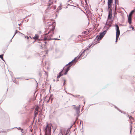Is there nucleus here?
Wrapping results in <instances>:
<instances>
[{"mask_svg":"<svg viewBox=\"0 0 135 135\" xmlns=\"http://www.w3.org/2000/svg\"><path fill=\"white\" fill-rule=\"evenodd\" d=\"M56 6L54 5H53V6L51 7V8H52L54 9H56Z\"/></svg>","mask_w":135,"mask_h":135,"instance_id":"nucleus-27","label":"nucleus"},{"mask_svg":"<svg viewBox=\"0 0 135 135\" xmlns=\"http://www.w3.org/2000/svg\"><path fill=\"white\" fill-rule=\"evenodd\" d=\"M53 95L52 94H51L50 96V97L49 98H50H50L52 97Z\"/></svg>","mask_w":135,"mask_h":135,"instance_id":"nucleus-42","label":"nucleus"},{"mask_svg":"<svg viewBox=\"0 0 135 135\" xmlns=\"http://www.w3.org/2000/svg\"><path fill=\"white\" fill-rule=\"evenodd\" d=\"M70 131V128H69L67 130L66 133L65 134V135H68L69 133V132Z\"/></svg>","mask_w":135,"mask_h":135,"instance_id":"nucleus-22","label":"nucleus"},{"mask_svg":"<svg viewBox=\"0 0 135 135\" xmlns=\"http://www.w3.org/2000/svg\"><path fill=\"white\" fill-rule=\"evenodd\" d=\"M78 56H77L76 57H75L74 59H73V60H72L71 61L69 62L68 63V64H66L65 66H64V67L65 68L66 66H67L68 65H71L72 63L75 62L76 61V62L75 63V64L76 63V62L78 61V60L77 59H76V58H78Z\"/></svg>","mask_w":135,"mask_h":135,"instance_id":"nucleus-5","label":"nucleus"},{"mask_svg":"<svg viewBox=\"0 0 135 135\" xmlns=\"http://www.w3.org/2000/svg\"><path fill=\"white\" fill-rule=\"evenodd\" d=\"M86 31H84V34H85L86 33Z\"/></svg>","mask_w":135,"mask_h":135,"instance_id":"nucleus-58","label":"nucleus"},{"mask_svg":"<svg viewBox=\"0 0 135 135\" xmlns=\"http://www.w3.org/2000/svg\"><path fill=\"white\" fill-rule=\"evenodd\" d=\"M38 113L37 112L36 113H34V114L35 115V117L38 114Z\"/></svg>","mask_w":135,"mask_h":135,"instance_id":"nucleus-35","label":"nucleus"},{"mask_svg":"<svg viewBox=\"0 0 135 135\" xmlns=\"http://www.w3.org/2000/svg\"><path fill=\"white\" fill-rule=\"evenodd\" d=\"M45 72L46 73V75H47V73H46L45 71Z\"/></svg>","mask_w":135,"mask_h":135,"instance_id":"nucleus-54","label":"nucleus"},{"mask_svg":"<svg viewBox=\"0 0 135 135\" xmlns=\"http://www.w3.org/2000/svg\"><path fill=\"white\" fill-rule=\"evenodd\" d=\"M102 38L101 37H100L98 35H97L95 38V39L94 41H95L97 40V41H98L99 40H100Z\"/></svg>","mask_w":135,"mask_h":135,"instance_id":"nucleus-13","label":"nucleus"},{"mask_svg":"<svg viewBox=\"0 0 135 135\" xmlns=\"http://www.w3.org/2000/svg\"><path fill=\"white\" fill-rule=\"evenodd\" d=\"M9 73L10 74V75L11 76V78H12L13 77V74L12 73L11 71H9Z\"/></svg>","mask_w":135,"mask_h":135,"instance_id":"nucleus-26","label":"nucleus"},{"mask_svg":"<svg viewBox=\"0 0 135 135\" xmlns=\"http://www.w3.org/2000/svg\"><path fill=\"white\" fill-rule=\"evenodd\" d=\"M115 0V10L116 9V4L117 3V4L118 5V0Z\"/></svg>","mask_w":135,"mask_h":135,"instance_id":"nucleus-21","label":"nucleus"},{"mask_svg":"<svg viewBox=\"0 0 135 135\" xmlns=\"http://www.w3.org/2000/svg\"><path fill=\"white\" fill-rule=\"evenodd\" d=\"M15 128H17L18 130H23V129H22L20 127H19L18 128L16 127Z\"/></svg>","mask_w":135,"mask_h":135,"instance_id":"nucleus-30","label":"nucleus"},{"mask_svg":"<svg viewBox=\"0 0 135 135\" xmlns=\"http://www.w3.org/2000/svg\"><path fill=\"white\" fill-rule=\"evenodd\" d=\"M74 108L76 110V114H79L80 113V106L79 105L77 107L75 106Z\"/></svg>","mask_w":135,"mask_h":135,"instance_id":"nucleus-7","label":"nucleus"},{"mask_svg":"<svg viewBox=\"0 0 135 135\" xmlns=\"http://www.w3.org/2000/svg\"><path fill=\"white\" fill-rule=\"evenodd\" d=\"M23 130H21V132L22 133V135L23 134L24 132L23 131H22Z\"/></svg>","mask_w":135,"mask_h":135,"instance_id":"nucleus-39","label":"nucleus"},{"mask_svg":"<svg viewBox=\"0 0 135 135\" xmlns=\"http://www.w3.org/2000/svg\"><path fill=\"white\" fill-rule=\"evenodd\" d=\"M114 107L115 108H116L117 110H118V111H119V112H120L121 113H122V111H121L120 110V109H119L116 106L114 105Z\"/></svg>","mask_w":135,"mask_h":135,"instance_id":"nucleus-20","label":"nucleus"},{"mask_svg":"<svg viewBox=\"0 0 135 135\" xmlns=\"http://www.w3.org/2000/svg\"><path fill=\"white\" fill-rule=\"evenodd\" d=\"M94 43H95V42H94V41H93L90 45H89L88 46V47L86 49H88V50H89L90 47H91L92 45H93V44H94Z\"/></svg>","mask_w":135,"mask_h":135,"instance_id":"nucleus-19","label":"nucleus"},{"mask_svg":"<svg viewBox=\"0 0 135 135\" xmlns=\"http://www.w3.org/2000/svg\"><path fill=\"white\" fill-rule=\"evenodd\" d=\"M62 80L64 81L63 84L64 85L66 84V80L64 78H63Z\"/></svg>","mask_w":135,"mask_h":135,"instance_id":"nucleus-28","label":"nucleus"},{"mask_svg":"<svg viewBox=\"0 0 135 135\" xmlns=\"http://www.w3.org/2000/svg\"><path fill=\"white\" fill-rule=\"evenodd\" d=\"M25 38H27V39H29V37H28L27 36H26L25 37Z\"/></svg>","mask_w":135,"mask_h":135,"instance_id":"nucleus-43","label":"nucleus"},{"mask_svg":"<svg viewBox=\"0 0 135 135\" xmlns=\"http://www.w3.org/2000/svg\"><path fill=\"white\" fill-rule=\"evenodd\" d=\"M53 3L51 2L50 3H49L48 4V6H50L51 4H52Z\"/></svg>","mask_w":135,"mask_h":135,"instance_id":"nucleus-32","label":"nucleus"},{"mask_svg":"<svg viewBox=\"0 0 135 135\" xmlns=\"http://www.w3.org/2000/svg\"><path fill=\"white\" fill-rule=\"evenodd\" d=\"M31 79V78H28V79H25L26 80H28Z\"/></svg>","mask_w":135,"mask_h":135,"instance_id":"nucleus-50","label":"nucleus"},{"mask_svg":"<svg viewBox=\"0 0 135 135\" xmlns=\"http://www.w3.org/2000/svg\"><path fill=\"white\" fill-rule=\"evenodd\" d=\"M108 11V19H110L112 16V9H110Z\"/></svg>","mask_w":135,"mask_h":135,"instance_id":"nucleus-8","label":"nucleus"},{"mask_svg":"<svg viewBox=\"0 0 135 135\" xmlns=\"http://www.w3.org/2000/svg\"><path fill=\"white\" fill-rule=\"evenodd\" d=\"M50 100V98H49V100H48L47 101V103H49V100Z\"/></svg>","mask_w":135,"mask_h":135,"instance_id":"nucleus-40","label":"nucleus"},{"mask_svg":"<svg viewBox=\"0 0 135 135\" xmlns=\"http://www.w3.org/2000/svg\"><path fill=\"white\" fill-rule=\"evenodd\" d=\"M107 27L106 26H104V27L103 28V29L106 28V30H106L107 32V30L109 29V28L111 27V24H110V25H109Z\"/></svg>","mask_w":135,"mask_h":135,"instance_id":"nucleus-16","label":"nucleus"},{"mask_svg":"<svg viewBox=\"0 0 135 135\" xmlns=\"http://www.w3.org/2000/svg\"><path fill=\"white\" fill-rule=\"evenodd\" d=\"M81 35H79V36H78V38H79V37H81Z\"/></svg>","mask_w":135,"mask_h":135,"instance_id":"nucleus-47","label":"nucleus"},{"mask_svg":"<svg viewBox=\"0 0 135 135\" xmlns=\"http://www.w3.org/2000/svg\"><path fill=\"white\" fill-rule=\"evenodd\" d=\"M51 7H50V6H48L46 10L48 9H51Z\"/></svg>","mask_w":135,"mask_h":135,"instance_id":"nucleus-33","label":"nucleus"},{"mask_svg":"<svg viewBox=\"0 0 135 135\" xmlns=\"http://www.w3.org/2000/svg\"><path fill=\"white\" fill-rule=\"evenodd\" d=\"M130 118H131L132 119H133V120L134 119V118H133L131 116H130Z\"/></svg>","mask_w":135,"mask_h":135,"instance_id":"nucleus-36","label":"nucleus"},{"mask_svg":"<svg viewBox=\"0 0 135 135\" xmlns=\"http://www.w3.org/2000/svg\"><path fill=\"white\" fill-rule=\"evenodd\" d=\"M113 0H108L107 5L108 9H111V7L112 5Z\"/></svg>","mask_w":135,"mask_h":135,"instance_id":"nucleus-6","label":"nucleus"},{"mask_svg":"<svg viewBox=\"0 0 135 135\" xmlns=\"http://www.w3.org/2000/svg\"><path fill=\"white\" fill-rule=\"evenodd\" d=\"M20 78H17V79H20Z\"/></svg>","mask_w":135,"mask_h":135,"instance_id":"nucleus-64","label":"nucleus"},{"mask_svg":"<svg viewBox=\"0 0 135 135\" xmlns=\"http://www.w3.org/2000/svg\"><path fill=\"white\" fill-rule=\"evenodd\" d=\"M45 32H46V31H47V30H46V29H45Z\"/></svg>","mask_w":135,"mask_h":135,"instance_id":"nucleus-62","label":"nucleus"},{"mask_svg":"<svg viewBox=\"0 0 135 135\" xmlns=\"http://www.w3.org/2000/svg\"><path fill=\"white\" fill-rule=\"evenodd\" d=\"M128 22L129 25L132 23V18L131 17L128 16Z\"/></svg>","mask_w":135,"mask_h":135,"instance_id":"nucleus-12","label":"nucleus"},{"mask_svg":"<svg viewBox=\"0 0 135 135\" xmlns=\"http://www.w3.org/2000/svg\"><path fill=\"white\" fill-rule=\"evenodd\" d=\"M106 33V30H104L102 32H100L99 33V36L103 38Z\"/></svg>","mask_w":135,"mask_h":135,"instance_id":"nucleus-11","label":"nucleus"},{"mask_svg":"<svg viewBox=\"0 0 135 135\" xmlns=\"http://www.w3.org/2000/svg\"><path fill=\"white\" fill-rule=\"evenodd\" d=\"M135 12V9L132 10L129 13L128 16L131 17V15H132Z\"/></svg>","mask_w":135,"mask_h":135,"instance_id":"nucleus-14","label":"nucleus"},{"mask_svg":"<svg viewBox=\"0 0 135 135\" xmlns=\"http://www.w3.org/2000/svg\"><path fill=\"white\" fill-rule=\"evenodd\" d=\"M71 0H69L68 1V2H69L70 1H71Z\"/></svg>","mask_w":135,"mask_h":135,"instance_id":"nucleus-61","label":"nucleus"},{"mask_svg":"<svg viewBox=\"0 0 135 135\" xmlns=\"http://www.w3.org/2000/svg\"><path fill=\"white\" fill-rule=\"evenodd\" d=\"M68 94H69V95H72V94H70V93H68Z\"/></svg>","mask_w":135,"mask_h":135,"instance_id":"nucleus-51","label":"nucleus"},{"mask_svg":"<svg viewBox=\"0 0 135 135\" xmlns=\"http://www.w3.org/2000/svg\"><path fill=\"white\" fill-rule=\"evenodd\" d=\"M80 116V114H77V115H76V120H78V117Z\"/></svg>","mask_w":135,"mask_h":135,"instance_id":"nucleus-29","label":"nucleus"},{"mask_svg":"<svg viewBox=\"0 0 135 135\" xmlns=\"http://www.w3.org/2000/svg\"><path fill=\"white\" fill-rule=\"evenodd\" d=\"M126 116L129 118V119L130 118V116L128 115H127Z\"/></svg>","mask_w":135,"mask_h":135,"instance_id":"nucleus-45","label":"nucleus"},{"mask_svg":"<svg viewBox=\"0 0 135 135\" xmlns=\"http://www.w3.org/2000/svg\"><path fill=\"white\" fill-rule=\"evenodd\" d=\"M85 104V101H84V105Z\"/></svg>","mask_w":135,"mask_h":135,"instance_id":"nucleus-59","label":"nucleus"},{"mask_svg":"<svg viewBox=\"0 0 135 135\" xmlns=\"http://www.w3.org/2000/svg\"><path fill=\"white\" fill-rule=\"evenodd\" d=\"M52 125L51 124H49L47 122L46 123V125L45 127L44 128V131L46 135H51V129Z\"/></svg>","mask_w":135,"mask_h":135,"instance_id":"nucleus-2","label":"nucleus"},{"mask_svg":"<svg viewBox=\"0 0 135 135\" xmlns=\"http://www.w3.org/2000/svg\"><path fill=\"white\" fill-rule=\"evenodd\" d=\"M41 46H43V44H42V43H41ZM41 47H42V46H41Z\"/></svg>","mask_w":135,"mask_h":135,"instance_id":"nucleus-57","label":"nucleus"},{"mask_svg":"<svg viewBox=\"0 0 135 135\" xmlns=\"http://www.w3.org/2000/svg\"><path fill=\"white\" fill-rule=\"evenodd\" d=\"M13 82H14L15 83H16V84H17L16 82V80H13Z\"/></svg>","mask_w":135,"mask_h":135,"instance_id":"nucleus-44","label":"nucleus"},{"mask_svg":"<svg viewBox=\"0 0 135 135\" xmlns=\"http://www.w3.org/2000/svg\"><path fill=\"white\" fill-rule=\"evenodd\" d=\"M39 37V36L37 34H36L35 36L33 37V38L35 40H37Z\"/></svg>","mask_w":135,"mask_h":135,"instance_id":"nucleus-15","label":"nucleus"},{"mask_svg":"<svg viewBox=\"0 0 135 135\" xmlns=\"http://www.w3.org/2000/svg\"><path fill=\"white\" fill-rule=\"evenodd\" d=\"M72 95V96H73V97H77V96H79V95H74L73 94Z\"/></svg>","mask_w":135,"mask_h":135,"instance_id":"nucleus-37","label":"nucleus"},{"mask_svg":"<svg viewBox=\"0 0 135 135\" xmlns=\"http://www.w3.org/2000/svg\"><path fill=\"white\" fill-rule=\"evenodd\" d=\"M80 124H81V120L80 119Z\"/></svg>","mask_w":135,"mask_h":135,"instance_id":"nucleus-52","label":"nucleus"},{"mask_svg":"<svg viewBox=\"0 0 135 135\" xmlns=\"http://www.w3.org/2000/svg\"><path fill=\"white\" fill-rule=\"evenodd\" d=\"M88 49H83L82 50V52L81 54L80 53V55H79L78 57V58H79L80 57L83 56L84 55V54L85 52L87 50H88Z\"/></svg>","mask_w":135,"mask_h":135,"instance_id":"nucleus-9","label":"nucleus"},{"mask_svg":"<svg viewBox=\"0 0 135 135\" xmlns=\"http://www.w3.org/2000/svg\"><path fill=\"white\" fill-rule=\"evenodd\" d=\"M38 75L40 76H41V75H42V74L41 73H39L38 74Z\"/></svg>","mask_w":135,"mask_h":135,"instance_id":"nucleus-38","label":"nucleus"},{"mask_svg":"<svg viewBox=\"0 0 135 135\" xmlns=\"http://www.w3.org/2000/svg\"><path fill=\"white\" fill-rule=\"evenodd\" d=\"M75 62L76 61L72 63L69 66L67 67L66 66L64 68L63 71L64 72V75H66L67 74L68 71L70 70L71 67L73 65H75Z\"/></svg>","mask_w":135,"mask_h":135,"instance_id":"nucleus-4","label":"nucleus"},{"mask_svg":"<svg viewBox=\"0 0 135 135\" xmlns=\"http://www.w3.org/2000/svg\"><path fill=\"white\" fill-rule=\"evenodd\" d=\"M43 45H44V46L45 47V46H46V44H45L44 43L43 44Z\"/></svg>","mask_w":135,"mask_h":135,"instance_id":"nucleus-49","label":"nucleus"},{"mask_svg":"<svg viewBox=\"0 0 135 135\" xmlns=\"http://www.w3.org/2000/svg\"><path fill=\"white\" fill-rule=\"evenodd\" d=\"M17 33H21V34H22V33H21L20 32L18 31L17 30H16L15 31V34H14V35H13V37H12V38H13L14 36H15V34H16Z\"/></svg>","mask_w":135,"mask_h":135,"instance_id":"nucleus-18","label":"nucleus"},{"mask_svg":"<svg viewBox=\"0 0 135 135\" xmlns=\"http://www.w3.org/2000/svg\"><path fill=\"white\" fill-rule=\"evenodd\" d=\"M31 102V101L30 100H29L28 102V104H29V103Z\"/></svg>","mask_w":135,"mask_h":135,"instance_id":"nucleus-48","label":"nucleus"},{"mask_svg":"<svg viewBox=\"0 0 135 135\" xmlns=\"http://www.w3.org/2000/svg\"><path fill=\"white\" fill-rule=\"evenodd\" d=\"M73 2H70V3L71 4H72Z\"/></svg>","mask_w":135,"mask_h":135,"instance_id":"nucleus-63","label":"nucleus"},{"mask_svg":"<svg viewBox=\"0 0 135 135\" xmlns=\"http://www.w3.org/2000/svg\"><path fill=\"white\" fill-rule=\"evenodd\" d=\"M67 6H73V7H76V6H74V5H71L69 4H67Z\"/></svg>","mask_w":135,"mask_h":135,"instance_id":"nucleus-34","label":"nucleus"},{"mask_svg":"<svg viewBox=\"0 0 135 135\" xmlns=\"http://www.w3.org/2000/svg\"><path fill=\"white\" fill-rule=\"evenodd\" d=\"M72 125H71L70 127L69 128H70V129L71 128H72Z\"/></svg>","mask_w":135,"mask_h":135,"instance_id":"nucleus-55","label":"nucleus"},{"mask_svg":"<svg viewBox=\"0 0 135 135\" xmlns=\"http://www.w3.org/2000/svg\"><path fill=\"white\" fill-rule=\"evenodd\" d=\"M53 81H55V79H54Z\"/></svg>","mask_w":135,"mask_h":135,"instance_id":"nucleus-60","label":"nucleus"},{"mask_svg":"<svg viewBox=\"0 0 135 135\" xmlns=\"http://www.w3.org/2000/svg\"><path fill=\"white\" fill-rule=\"evenodd\" d=\"M129 28H132V30H131L130 31H135V29L134 28V27H133L132 25H131V26H129Z\"/></svg>","mask_w":135,"mask_h":135,"instance_id":"nucleus-23","label":"nucleus"},{"mask_svg":"<svg viewBox=\"0 0 135 135\" xmlns=\"http://www.w3.org/2000/svg\"><path fill=\"white\" fill-rule=\"evenodd\" d=\"M59 78H57V79L56 80L57 81H59Z\"/></svg>","mask_w":135,"mask_h":135,"instance_id":"nucleus-53","label":"nucleus"},{"mask_svg":"<svg viewBox=\"0 0 135 135\" xmlns=\"http://www.w3.org/2000/svg\"><path fill=\"white\" fill-rule=\"evenodd\" d=\"M62 9L61 8V3L60 6L56 10V12H59V10H60Z\"/></svg>","mask_w":135,"mask_h":135,"instance_id":"nucleus-17","label":"nucleus"},{"mask_svg":"<svg viewBox=\"0 0 135 135\" xmlns=\"http://www.w3.org/2000/svg\"><path fill=\"white\" fill-rule=\"evenodd\" d=\"M114 26L115 27V30L116 31L115 42H116L117 41V40L119 38V37L120 34V31L119 27L117 24H115Z\"/></svg>","mask_w":135,"mask_h":135,"instance_id":"nucleus-3","label":"nucleus"},{"mask_svg":"<svg viewBox=\"0 0 135 135\" xmlns=\"http://www.w3.org/2000/svg\"><path fill=\"white\" fill-rule=\"evenodd\" d=\"M110 22V21H108V20H107V22H106L105 24V26H108L109 25H110V24H109V22Z\"/></svg>","mask_w":135,"mask_h":135,"instance_id":"nucleus-24","label":"nucleus"},{"mask_svg":"<svg viewBox=\"0 0 135 135\" xmlns=\"http://www.w3.org/2000/svg\"><path fill=\"white\" fill-rule=\"evenodd\" d=\"M3 54L0 55V58L2 60H3Z\"/></svg>","mask_w":135,"mask_h":135,"instance_id":"nucleus-31","label":"nucleus"},{"mask_svg":"<svg viewBox=\"0 0 135 135\" xmlns=\"http://www.w3.org/2000/svg\"><path fill=\"white\" fill-rule=\"evenodd\" d=\"M68 8V6H67L65 7V8Z\"/></svg>","mask_w":135,"mask_h":135,"instance_id":"nucleus-56","label":"nucleus"},{"mask_svg":"<svg viewBox=\"0 0 135 135\" xmlns=\"http://www.w3.org/2000/svg\"><path fill=\"white\" fill-rule=\"evenodd\" d=\"M55 29V27H53L52 29H51L47 33L45 34V36L44 37V39L45 40L49 41L52 40H60V39L56 38H51L53 35L54 33V30Z\"/></svg>","mask_w":135,"mask_h":135,"instance_id":"nucleus-1","label":"nucleus"},{"mask_svg":"<svg viewBox=\"0 0 135 135\" xmlns=\"http://www.w3.org/2000/svg\"><path fill=\"white\" fill-rule=\"evenodd\" d=\"M122 113H123L124 114H126V115L127 114L125 112H123L122 111Z\"/></svg>","mask_w":135,"mask_h":135,"instance_id":"nucleus-41","label":"nucleus"},{"mask_svg":"<svg viewBox=\"0 0 135 135\" xmlns=\"http://www.w3.org/2000/svg\"><path fill=\"white\" fill-rule=\"evenodd\" d=\"M47 42L46 41H44V43L45 44H46Z\"/></svg>","mask_w":135,"mask_h":135,"instance_id":"nucleus-46","label":"nucleus"},{"mask_svg":"<svg viewBox=\"0 0 135 135\" xmlns=\"http://www.w3.org/2000/svg\"><path fill=\"white\" fill-rule=\"evenodd\" d=\"M132 123V122H131V125H130V134H131V132H132V126L131 125V124Z\"/></svg>","mask_w":135,"mask_h":135,"instance_id":"nucleus-25","label":"nucleus"},{"mask_svg":"<svg viewBox=\"0 0 135 135\" xmlns=\"http://www.w3.org/2000/svg\"><path fill=\"white\" fill-rule=\"evenodd\" d=\"M65 68L64 67H63V69L61 70V71L59 73L57 74V78H60V77L63 75H64V73L63 74H62L63 71V70Z\"/></svg>","mask_w":135,"mask_h":135,"instance_id":"nucleus-10","label":"nucleus"}]
</instances>
